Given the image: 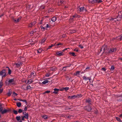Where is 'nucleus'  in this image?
Returning a JSON list of instances; mask_svg holds the SVG:
<instances>
[{
  "mask_svg": "<svg viewBox=\"0 0 122 122\" xmlns=\"http://www.w3.org/2000/svg\"><path fill=\"white\" fill-rule=\"evenodd\" d=\"M6 85H12L14 84V80L13 79H11L9 80H7L5 81Z\"/></svg>",
  "mask_w": 122,
  "mask_h": 122,
  "instance_id": "nucleus-1",
  "label": "nucleus"
},
{
  "mask_svg": "<svg viewBox=\"0 0 122 122\" xmlns=\"http://www.w3.org/2000/svg\"><path fill=\"white\" fill-rule=\"evenodd\" d=\"M89 3H100L102 2V0H88Z\"/></svg>",
  "mask_w": 122,
  "mask_h": 122,
  "instance_id": "nucleus-2",
  "label": "nucleus"
},
{
  "mask_svg": "<svg viewBox=\"0 0 122 122\" xmlns=\"http://www.w3.org/2000/svg\"><path fill=\"white\" fill-rule=\"evenodd\" d=\"M118 16L117 17V20L119 21L121 20L122 17V11L119 12Z\"/></svg>",
  "mask_w": 122,
  "mask_h": 122,
  "instance_id": "nucleus-3",
  "label": "nucleus"
},
{
  "mask_svg": "<svg viewBox=\"0 0 122 122\" xmlns=\"http://www.w3.org/2000/svg\"><path fill=\"white\" fill-rule=\"evenodd\" d=\"M79 17L76 15H75L73 16H71L70 18L69 19V21L70 22H72L76 18H78Z\"/></svg>",
  "mask_w": 122,
  "mask_h": 122,
  "instance_id": "nucleus-4",
  "label": "nucleus"
},
{
  "mask_svg": "<svg viewBox=\"0 0 122 122\" xmlns=\"http://www.w3.org/2000/svg\"><path fill=\"white\" fill-rule=\"evenodd\" d=\"M36 76V73L34 71L31 72L30 74L28 76V78H34Z\"/></svg>",
  "mask_w": 122,
  "mask_h": 122,
  "instance_id": "nucleus-5",
  "label": "nucleus"
},
{
  "mask_svg": "<svg viewBox=\"0 0 122 122\" xmlns=\"http://www.w3.org/2000/svg\"><path fill=\"white\" fill-rule=\"evenodd\" d=\"M86 10L85 9L84 7H82L81 8H77V11L78 12L86 11Z\"/></svg>",
  "mask_w": 122,
  "mask_h": 122,
  "instance_id": "nucleus-6",
  "label": "nucleus"
},
{
  "mask_svg": "<svg viewBox=\"0 0 122 122\" xmlns=\"http://www.w3.org/2000/svg\"><path fill=\"white\" fill-rule=\"evenodd\" d=\"M0 75H2V77H5L6 76V73L5 72V70H2V71H0Z\"/></svg>",
  "mask_w": 122,
  "mask_h": 122,
  "instance_id": "nucleus-7",
  "label": "nucleus"
},
{
  "mask_svg": "<svg viewBox=\"0 0 122 122\" xmlns=\"http://www.w3.org/2000/svg\"><path fill=\"white\" fill-rule=\"evenodd\" d=\"M22 64V62H18L17 63H14V64L13 66L15 67H18L21 65Z\"/></svg>",
  "mask_w": 122,
  "mask_h": 122,
  "instance_id": "nucleus-8",
  "label": "nucleus"
},
{
  "mask_svg": "<svg viewBox=\"0 0 122 122\" xmlns=\"http://www.w3.org/2000/svg\"><path fill=\"white\" fill-rule=\"evenodd\" d=\"M103 50V52H107V48L106 46H103L101 48V51Z\"/></svg>",
  "mask_w": 122,
  "mask_h": 122,
  "instance_id": "nucleus-9",
  "label": "nucleus"
},
{
  "mask_svg": "<svg viewBox=\"0 0 122 122\" xmlns=\"http://www.w3.org/2000/svg\"><path fill=\"white\" fill-rule=\"evenodd\" d=\"M23 114L24 115L23 116L25 118L28 119L29 118L28 114L27 113H26L25 112H23Z\"/></svg>",
  "mask_w": 122,
  "mask_h": 122,
  "instance_id": "nucleus-10",
  "label": "nucleus"
},
{
  "mask_svg": "<svg viewBox=\"0 0 122 122\" xmlns=\"http://www.w3.org/2000/svg\"><path fill=\"white\" fill-rule=\"evenodd\" d=\"M63 53L62 51H59L56 52V55L61 56L63 55Z\"/></svg>",
  "mask_w": 122,
  "mask_h": 122,
  "instance_id": "nucleus-11",
  "label": "nucleus"
},
{
  "mask_svg": "<svg viewBox=\"0 0 122 122\" xmlns=\"http://www.w3.org/2000/svg\"><path fill=\"white\" fill-rule=\"evenodd\" d=\"M116 50V48H112L110 49L108 51V52L109 53H112L113 52H115Z\"/></svg>",
  "mask_w": 122,
  "mask_h": 122,
  "instance_id": "nucleus-12",
  "label": "nucleus"
},
{
  "mask_svg": "<svg viewBox=\"0 0 122 122\" xmlns=\"http://www.w3.org/2000/svg\"><path fill=\"white\" fill-rule=\"evenodd\" d=\"M114 40L117 39L118 40H121L122 39V34L120 36L113 38Z\"/></svg>",
  "mask_w": 122,
  "mask_h": 122,
  "instance_id": "nucleus-13",
  "label": "nucleus"
},
{
  "mask_svg": "<svg viewBox=\"0 0 122 122\" xmlns=\"http://www.w3.org/2000/svg\"><path fill=\"white\" fill-rule=\"evenodd\" d=\"M21 18V17H19L18 19H13V20L15 22H17L20 21Z\"/></svg>",
  "mask_w": 122,
  "mask_h": 122,
  "instance_id": "nucleus-14",
  "label": "nucleus"
},
{
  "mask_svg": "<svg viewBox=\"0 0 122 122\" xmlns=\"http://www.w3.org/2000/svg\"><path fill=\"white\" fill-rule=\"evenodd\" d=\"M10 110L9 109H4L1 112L2 114H4L7 113Z\"/></svg>",
  "mask_w": 122,
  "mask_h": 122,
  "instance_id": "nucleus-15",
  "label": "nucleus"
},
{
  "mask_svg": "<svg viewBox=\"0 0 122 122\" xmlns=\"http://www.w3.org/2000/svg\"><path fill=\"white\" fill-rule=\"evenodd\" d=\"M82 73L80 71H77L76 72V73H75L74 74V75L75 76H78V75H79L81 74H82Z\"/></svg>",
  "mask_w": 122,
  "mask_h": 122,
  "instance_id": "nucleus-16",
  "label": "nucleus"
},
{
  "mask_svg": "<svg viewBox=\"0 0 122 122\" xmlns=\"http://www.w3.org/2000/svg\"><path fill=\"white\" fill-rule=\"evenodd\" d=\"M68 98L70 99H74L75 98H76V96L75 95H74L72 96H68Z\"/></svg>",
  "mask_w": 122,
  "mask_h": 122,
  "instance_id": "nucleus-17",
  "label": "nucleus"
},
{
  "mask_svg": "<svg viewBox=\"0 0 122 122\" xmlns=\"http://www.w3.org/2000/svg\"><path fill=\"white\" fill-rule=\"evenodd\" d=\"M83 79H84L85 81H87L89 80V81L91 79V77L90 78L86 77L85 76H84L83 77Z\"/></svg>",
  "mask_w": 122,
  "mask_h": 122,
  "instance_id": "nucleus-18",
  "label": "nucleus"
},
{
  "mask_svg": "<svg viewBox=\"0 0 122 122\" xmlns=\"http://www.w3.org/2000/svg\"><path fill=\"white\" fill-rule=\"evenodd\" d=\"M76 32V30H71L69 31V32L71 34H72L75 33Z\"/></svg>",
  "mask_w": 122,
  "mask_h": 122,
  "instance_id": "nucleus-19",
  "label": "nucleus"
},
{
  "mask_svg": "<svg viewBox=\"0 0 122 122\" xmlns=\"http://www.w3.org/2000/svg\"><path fill=\"white\" fill-rule=\"evenodd\" d=\"M65 2L62 1L61 0H59V1H58V5H60L61 4H64Z\"/></svg>",
  "mask_w": 122,
  "mask_h": 122,
  "instance_id": "nucleus-20",
  "label": "nucleus"
},
{
  "mask_svg": "<svg viewBox=\"0 0 122 122\" xmlns=\"http://www.w3.org/2000/svg\"><path fill=\"white\" fill-rule=\"evenodd\" d=\"M33 82V81L32 79H31L28 80V83L29 84H30Z\"/></svg>",
  "mask_w": 122,
  "mask_h": 122,
  "instance_id": "nucleus-21",
  "label": "nucleus"
},
{
  "mask_svg": "<svg viewBox=\"0 0 122 122\" xmlns=\"http://www.w3.org/2000/svg\"><path fill=\"white\" fill-rule=\"evenodd\" d=\"M59 90V89H57L56 88H55L54 89V91L53 92L55 94H56L57 93L58 91Z\"/></svg>",
  "mask_w": 122,
  "mask_h": 122,
  "instance_id": "nucleus-22",
  "label": "nucleus"
},
{
  "mask_svg": "<svg viewBox=\"0 0 122 122\" xmlns=\"http://www.w3.org/2000/svg\"><path fill=\"white\" fill-rule=\"evenodd\" d=\"M56 20V17H54L51 19V20L53 22H55Z\"/></svg>",
  "mask_w": 122,
  "mask_h": 122,
  "instance_id": "nucleus-23",
  "label": "nucleus"
},
{
  "mask_svg": "<svg viewBox=\"0 0 122 122\" xmlns=\"http://www.w3.org/2000/svg\"><path fill=\"white\" fill-rule=\"evenodd\" d=\"M86 110L88 111H90L91 110L92 108L88 106L87 107Z\"/></svg>",
  "mask_w": 122,
  "mask_h": 122,
  "instance_id": "nucleus-24",
  "label": "nucleus"
},
{
  "mask_svg": "<svg viewBox=\"0 0 122 122\" xmlns=\"http://www.w3.org/2000/svg\"><path fill=\"white\" fill-rule=\"evenodd\" d=\"M76 96V98H78L81 97H82V95L81 94H77Z\"/></svg>",
  "mask_w": 122,
  "mask_h": 122,
  "instance_id": "nucleus-25",
  "label": "nucleus"
},
{
  "mask_svg": "<svg viewBox=\"0 0 122 122\" xmlns=\"http://www.w3.org/2000/svg\"><path fill=\"white\" fill-rule=\"evenodd\" d=\"M16 105L18 107H19L21 106V104L20 102H18L16 103Z\"/></svg>",
  "mask_w": 122,
  "mask_h": 122,
  "instance_id": "nucleus-26",
  "label": "nucleus"
},
{
  "mask_svg": "<svg viewBox=\"0 0 122 122\" xmlns=\"http://www.w3.org/2000/svg\"><path fill=\"white\" fill-rule=\"evenodd\" d=\"M46 38H44V39H43L41 41V43L42 44H43L46 40Z\"/></svg>",
  "mask_w": 122,
  "mask_h": 122,
  "instance_id": "nucleus-27",
  "label": "nucleus"
},
{
  "mask_svg": "<svg viewBox=\"0 0 122 122\" xmlns=\"http://www.w3.org/2000/svg\"><path fill=\"white\" fill-rule=\"evenodd\" d=\"M42 51V49L39 48L37 50V52L38 53H41Z\"/></svg>",
  "mask_w": 122,
  "mask_h": 122,
  "instance_id": "nucleus-28",
  "label": "nucleus"
},
{
  "mask_svg": "<svg viewBox=\"0 0 122 122\" xmlns=\"http://www.w3.org/2000/svg\"><path fill=\"white\" fill-rule=\"evenodd\" d=\"M49 81L47 80H46L43 81L42 82V83L44 84H45L46 83H48Z\"/></svg>",
  "mask_w": 122,
  "mask_h": 122,
  "instance_id": "nucleus-29",
  "label": "nucleus"
},
{
  "mask_svg": "<svg viewBox=\"0 0 122 122\" xmlns=\"http://www.w3.org/2000/svg\"><path fill=\"white\" fill-rule=\"evenodd\" d=\"M46 28H50V25L48 23L46 24V26H45Z\"/></svg>",
  "mask_w": 122,
  "mask_h": 122,
  "instance_id": "nucleus-30",
  "label": "nucleus"
},
{
  "mask_svg": "<svg viewBox=\"0 0 122 122\" xmlns=\"http://www.w3.org/2000/svg\"><path fill=\"white\" fill-rule=\"evenodd\" d=\"M54 11V9L52 8H51L49 9L48 10V12L50 13V12H53Z\"/></svg>",
  "mask_w": 122,
  "mask_h": 122,
  "instance_id": "nucleus-31",
  "label": "nucleus"
},
{
  "mask_svg": "<svg viewBox=\"0 0 122 122\" xmlns=\"http://www.w3.org/2000/svg\"><path fill=\"white\" fill-rule=\"evenodd\" d=\"M41 28L42 31H44L45 29H46L45 27H43L42 26H41Z\"/></svg>",
  "mask_w": 122,
  "mask_h": 122,
  "instance_id": "nucleus-32",
  "label": "nucleus"
},
{
  "mask_svg": "<svg viewBox=\"0 0 122 122\" xmlns=\"http://www.w3.org/2000/svg\"><path fill=\"white\" fill-rule=\"evenodd\" d=\"M86 102H87L88 103H89V104H91V100L90 99H87L86 100Z\"/></svg>",
  "mask_w": 122,
  "mask_h": 122,
  "instance_id": "nucleus-33",
  "label": "nucleus"
},
{
  "mask_svg": "<svg viewBox=\"0 0 122 122\" xmlns=\"http://www.w3.org/2000/svg\"><path fill=\"white\" fill-rule=\"evenodd\" d=\"M42 117L45 119H46L48 118V116L46 115L43 116H42Z\"/></svg>",
  "mask_w": 122,
  "mask_h": 122,
  "instance_id": "nucleus-34",
  "label": "nucleus"
},
{
  "mask_svg": "<svg viewBox=\"0 0 122 122\" xmlns=\"http://www.w3.org/2000/svg\"><path fill=\"white\" fill-rule=\"evenodd\" d=\"M6 68H8V73L9 74H10L11 73V70H10L9 68L8 67H6Z\"/></svg>",
  "mask_w": 122,
  "mask_h": 122,
  "instance_id": "nucleus-35",
  "label": "nucleus"
},
{
  "mask_svg": "<svg viewBox=\"0 0 122 122\" xmlns=\"http://www.w3.org/2000/svg\"><path fill=\"white\" fill-rule=\"evenodd\" d=\"M116 118L117 120V121H118L120 122H122V121L120 119L119 117H116Z\"/></svg>",
  "mask_w": 122,
  "mask_h": 122,
  "instance_id": "nucleus-36",
  "label": "nucleus"
},
{
  "mask_svg": "<svg viewBox=\"0 0 122 122\" xmlns=\"http://www.w3.org/2000/svg\"><path fill=\"white\" fill-rule=\"evenodd\" d=\"M33 88L31 87L30 85L28 86L27 87V89H32Z\"/></svg>",
  "mask_w": 122,
  "mask_h": 122,
  "instance_id": "nucleus-37",
  "label": "nucleus"
},
{
  "mask_svg": "<svg viewBox=\"0 0 122 122\" xmlns=\"http://www.w3.org/2000/svg\"><path fill=\"white\" fill-rule=\"evenodd\" d=\"M70 54L72 56H75L76 55L74 52H70Z\"/></svg>",
  "mask_w": 122,
  "mask_h": 122,
  "instance_id": "nucleus-38",
  "label": "nucleus"
},
{
  "mask_svg": "<svg viewBox=\"0 0 122 122\" xmlns=\"http://www.w3.org/2000/svg\"><path fill=\"white\" fill-rule=\"evenodd\" d=\"M54 46V45H53L52 44L51 46H48V48L47 49V50H48L49 49H50L51 48V47H52V46Z\"/></svg>",
  "mask_w": 122,
  "mask_h": 122,
  "instance_id": "nucleus-39",
  "label": "nucleus"
},
{
  "mask_svg": "<svg viewBox=\"0 0 122 122\" xmlns=\"http://www.w3.org/2000/svg\"><path fill=\"white\" fill-rule=\"evenodd\" d=\"M114 66H111L110 70L112 71H113L114 70Z\"/></svg>",
  "mask_w": 122,
  "mask_h": 122,
  "instance_id": "nucleus-40",
  "label": "nucleus"
},
{
  "mask_svg": "<svg viewBox=\"0 0 122 122\" xmlns=\"http://www.w3.org/2000/svg\"><path fill=\"white\" fill-rule=\"evenodd\" d=\"M16 118L17 120L18 121H19L20 120V116H17L16 117Z\"/></svg>",
  "mask_w": 122,
  "mask_h": 122,
  "instance_id": "nucleus-41",
  "label": "nucleus"
},
{
  "mask_svg": "<svg viewBox=\"0 0 122 122\" xmlns=\"http://www.w3.org/2000/svg\"><path fill=\"white\" fill-rule=\"evenodd\" d=\"M11 94V92H9L8 93H7V95L8 96H10Z\"/></svg>",
  "mask_w": 122,
  "mask_h": 122,
  "instance_id": "nucleus-42",
  "label": "nucleus"
},
{
  "mask_svg": "<svg viewBox=\"0 0 122 122\" xmlns=\"http://www.w3.org/2000/svg\"><path fill=\"white\" fill-rule=\"evenodd\" d=\"M36 22L35 21L31 23V24H32L33 26L35 24H36Z\"/></svg>",
  "mask_w": 122,
  "mask_h": 122,
  "instance_id": "nucleus-43",
  "label": "nucleus"
},
{
  "mask_svg": "<svg viewBox=\"0 0 122 122\" xmlns=\"http://www.w3.org/2000/svg\"><path fill=\"white\" fill-rule=\"evenodd\" d=\"M18 112L19 113H20L22 112V110L21 109H20L19 110Z\"/></svg>",
  "mask_w": 122,
  "mask_h": 122,
  "instance_id": "nucleus-44",
  "label": "nucleus"
},
{
  "mask_svg": "<svg viewBox=\"0 0 122 122\" xmlns=\"http://www.w3.org/2000/svg\"><path fill=\"white\" fill-rule=\"evenodd\" d=\"M3 85V83L2 82V81H1L0 82V88Z\"/></svg>",
  "mask_w": 122,
  "mask_h": 122,
  "instance_id": "nucleus-45",
  "label": "nucleus"
},
{
  "mask_svg": "<svg viewBox=\"0 0 122 122\" xmlns=\"http://www.w3.org/2000/svg\"><path fill=\"white\" fill-rule=\"evenodd\" d=\"M13 96L14 97L16 96L17 95V94L15 92H13Z\"/></svg>",
  "mask_w": 122,
  "mask_h": 122,
  "instance_id": "nucleus-46",
  "label": "nucleus"
},
{
  "mask_svg": "<svg viewBox=\"0 0 122 122\" xmlns=\"http://www.w3.org/2000/svg\"><path fill=\"white\" fill-rule=\"evenodd\" d=\"M13 112L15 114H17L18 113V112L17 111L15 110H13Z\"/></svg>",
  "mask_w": 122,
  "mask_h": 122,
  "instance_id": "nucleus-47",
  "label": "nucleus"
},
{
  "mask_svg": "<svg viewBox=\"0 0 122 122\" xmlns=\"http://www.w3.org/2000/svg\"><path fill=\"white\" fill-rule=\"evenodd\" d=\"M66 80H67L68 81H69L70 80V79L71 78V77L68 78V77L67 76H66Z\"/></svg>",
  "mask_w": 122,
  "mask_h": 122,
  "instance_id": "nucleus-48",
  "label": "nucleus"
},
{
  "mask_svg": "<svg viewBox=\"0 0 122 122\" xmlns=\"http://www.w3.org/2000/svg\"><path fill=\"white\" fill-rule=\"evenodd\" d=\"M78 46L80 47L81 49H82L83 48V46L81 44L79 45Z\"/></svg>",
  "mask_w": 122,
  "mask_h": 122,
  "instance_id": "nucleus-49",
  "label": "nucleus"
},
{
  "mask_svg": "<svg viewBox=\"0 0 122 122\" xmlns=\"http://www.w3.org/2000/svg\"><path fill=\"white\" fill-rule=\"evenodd\" d=\"M3 108L2 107H0V112L1 113L2 111Z\"/></svg>",
  "mask_w": 122,
  "mask_h": 122,
  "instance_id": "nucleus-50",
  "label": "nucleus"
},
{
  "mask_svg": "<svg viewBox=\"0 0 122 122\" xmlns=\"http://www.w3.org/2000/svg\"><path fill=\"white\" fill-rule=\"evenodd\" d=\"M64 89L66 91L69 89V88L68 87H66L64 88Z\"/></svg>",
  "mask_w": 122,
  "mask_h": 122,
  "instance_id": "nucleus-51",
  "label": "nucleus"
},
{
  "mask_svg": "<svg viewBox=\"0 0 122 122\" xmlns=\"http://www.w3.org/2000/svg\"><path fill=\"white\" fill-rule=\"evenodd\" d=\"M29 27H32L33 26L32 25V24L31 23L29 25Z\"/></svg>",
  "mask_w": 122,
  "mask_h": 122,
  "instance_id": "nucleus-52",
  "label": "nucleus"
},
{
  "mask_svg": "<svg viewBox=\"0 0 122 122\" xmlns=\"http://www.w3.org/2000/svg\"><path fill=\"white\" fill-rule=\"evenodd\" d=\"M22 102H25V103L26 104H27V102L25 100H22Z\"/></svg>",
  "mask_w": 122,
  "mask_h": 122,
  "instance_id": "nucleus-53",
  "label": "nucleus"
},
{
  "mask_svg": "<svg viewBox=\"0 0 122 122\" xmlns=\"http://www.w3.org/2000/svg\"><path fill=\"white\" fill-rule=\"evenodd\" d=\"M50 74H47L46 75V77H49L50 76Z\"/></svg>",
  "mask_w": 122,
  "mask_h": 122,
  "instance_id": "nucleus-54",
  "label": "nucleus"
},
{
  "mask_svg": "<svg viewBox=\"0 0 122 122\" xmlns=\"http://www.w3.org/2000/svg\"><path fill=\"white\" fill-rule=\"evenodd\" d=\"M50 92V91H46L44 93H49V92Z\"/></svg>",
  "mask_w": 122,
  "mask_h": 122,
  "instance_id": "nucleus-55",
  "label": "nucleus"
},
{
  "mask_svg": "<svg viewBox=\"0 0 122 122\" xmlns=\"http://www.w3.org/2000/svg\"><path fill=\"white\" fill-rule=\"evenodd\" d=\"M74 51H76V52H78L79 50L77 49L76 48L74 50Z\"/></svg>",
  "mask_w": 122,
  "mask_h": 122,
  "instance_id": "nucleus-56",
  "label": "nucleus"
},
{
  "mask_svg": "<svg viewBox=\"0 0 122 122\" xmlns=\"http://www.w3.org/2000/svg\"><path fill=\"white\" fill-rule=\"evenodd\" d=\"M62 44L61 43H59L58 44H56V46H59V45H62Z\"/></svg>",
  "mask_w": 122,
  "mask_h": 122,
  "instance_id": "nucleus-57",
  "label": "nucleus"
},
{
  "mask_svg": "<svg viewBox=\"0 0 122 122\" xmlns=\"http://www.w3.org/2000/svg\"><path fill=\"white\" fill-rule=\"evenodd\" d=\"M102 70H103L104 71H105L106 70V69L104 68H102Z\"/></svg>",
  "mask_w": 122,
  "mask_h": 122,
  "instance_id": "nucleus-58",
  "label": "nucleus"
},
{
  "mask_svg": "<svg viewBox=\"0 0 122 122\" xmlns=\"http://www.w3.org/2000/svg\"><path fill=\"white\" fill-rule=\"evenodd\" d=\"M41 9H44V5H42L41 6Z\"/></svg>",
  "mask_w": 122,
  "mask_h": 122,
  "instance_id": "nucleus-59",
  "label": "nucleus"
},
{
  "mask_svg": "<svg viewBox=\"0 0 122 122\" xmlns=\"http://www.w3.org/2000/svg\"><path fill=\"white\" fill-rule=\"evenodd\" d=\"M3 91V89H0V93H1Z\"/></svg>",
  "mask_w": 122,
  "mask_h": 122,
  "instance_id": "nucleus-60",
  "label": "nucleus"
},
{
  "mask_svg": "<svg viewBox=\"0 0 122 122\" xmlns=\"http://www.w3.org/2000/svg\"><path fill=\"white\" fill-rule=\"evenodd\" d=\"M33 33H34V32H33V31H31L30 32V34H31V35H32Z\"/></svg>",
  "mask_w": 122,
  "mask_h": 122,
  "instance_id": "nucleus-61",
  "label": "nucleus"
},
{
  "mask_svg": "<svg viewBox=\"0 0 122 122\" xmlns=\"http://www.w3.org/2000/svg\"><path fill=\"white\" fill-rule=\"evenodd\" d=\"M27 109L26 107H25L24 108V110L26 111L27 110Z\"/></svg>",
  "mask_w": 122,
  "mask_h": 122,
  "instance_id": "nucleus-62",
  "label": "nucleus"
},
{
  "mask_svg": "<svg viewBox=\"0 0 122 122\" xmlns=\"http://www.w3.org/2000/svg\"><path fill=\"white\" fill-rule=\"evenodd\" d=\"M22 120H24V118H25V117H24L23 116H22Z\"/></svg>",
  "mask_w": 122,
  "mask_h": 122,
  "instance_id": "nucleus-63",
  "label": "nucleus"
},
{
  "mask_svg": "<svg viewBox=\"0 0 122 122\" xmlns=\"http://www.w3.org/2000/svg\"><path fill=\"white\" fill-rule=\"evenodd\" d=\"M3 105V104L0 103V107H2V106Z\"/></svg>",
  "mask_w": 122,
  "mask_h": 122,
  "instance_id": "nucleus-64",
  "label": "nucleus"
}]
</instances>
